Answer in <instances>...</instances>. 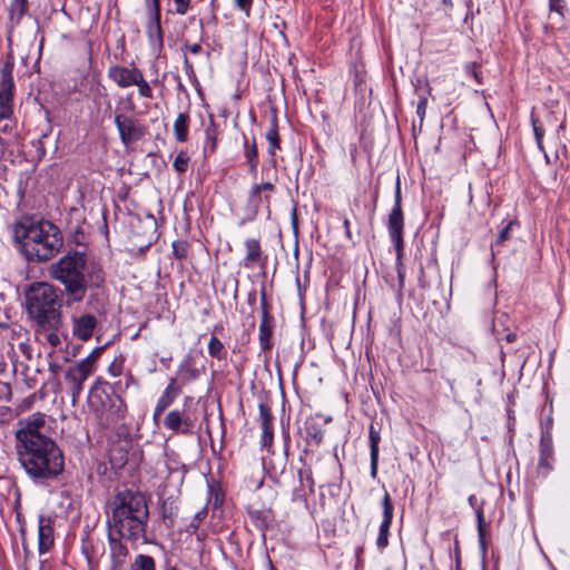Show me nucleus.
<instances>
[{"label": "nucleus", "instance_id": "41", "mask_svg": "<svg viewBox=\"0 0 570 570\" xmlns=\"http://www.w3.org/2000/svg\"><path fill=\"white\" fill-rule=\"evenodd\" d=\"M134 86L138 87L139 95L145 98H153V90L148 81L145 79L142 72L137 78V82Z\"/></svg>", "mask_w": 570, "mask_h": 570}, {"label": "nucleus", "instance_id": "8", "mask_svg": "<svg viewBox=\"0 0 570 570\" xmlns=\"http://www.w3.org/2000/svg\"><path fill=\"white\" fill-rule=\"evenodd\" d=\"M63 341L66 342V348L59 347L50 352L49 368L59 383H69L71 382V363L67 335H63Z\"/></svg>", "mask_w": 570, "mask_h": 570}, {"label": "nucleus", "instance_id": "29", "mask_svg": "<svg viewBox=\"0 0 570 570\" xmlns=\"http://www.w3.org/2000/svg\"><path fill=\"white\" fill-rule=\"evenodd\" d=\"M178 505L174 500L166 499L161 503L163 519L168 528H173L178 514Z\"/></svg>", "mask_w": 570, "mask_h": 570}, {"label": "nucleus", "instance_id": "21", "mask_svg": "<svg viewBox=\"0 0 570 570\" xmlns=\"http://www.w3.org/2000/svg\"><path fill=\"white\" fill-rule=\"evenodd\" d=\"M368 440H370V456H371V476L373 479L377 475L379 469V445L381 442L380 431L374 428V425L370 426L368 431Z\"/></svg>", "mask_w": 570, "mask_h": 570}, {"label": "nucleus", "instance_id": "1", "mask_svg": "<svg viewBox=\"0 0 570 570\" xmlns=\"http://www.w3.org/2000/svg\"><path fill=\"white\" fill-rule=\"evenodd\" d=\"M17 431V453L19 462L32 479H52L59 475L65 466L62 451L47 434L49 426L46 415L35 413L20 422Z\"/></svg>", "mask_w": 570, "mask_h": 570}, {"label": "nucleus", "instance_id": "37", "mask_svg": "<svg viewBox=\"0 0 570 570\" xmlns=\"http://www.w3.org/2000/svg\"><path fill=\"white\" fill-rule=\"evenodd\" d=\"M298 478H299V482H301V485L303 489H307V493L308 494H314L315 492V483H314V479H313V474H312V470L308 468V469H305V470H299L298 471Z\"/></svg>", "mask_w": 570, "mask_h": 570}, {"label": "nucleus", "instance_id": "13", "mask_svg": "<svg viewBox=\"0 0 570 570\" xmlns=\"http://www.w3.org/2000/svg\"><path fill=\"white\" fill-rule=\"evenodd\" d=\"M539 452L538 470L543 475H547L553 469L554 462L553 441L549 431L541 433Z\"/></svg>", "mask_w": 570, "mask_h": 570}, {"label": "nucleus", "instance_id": "10", "mask_svg": "<svg viewBox=\"0 0 570 570\" xmlns=\"http://www.w3.org/2000/svg\"><path fill=\"white\" fill-rule=\"evenodd\" d=\"M261 307L262 318L259 323V345L263 352H269L273 348V331H274V317L269 312V305L267 303L266 293L263 289L261 292Z\"/></svg>", "mask_w": 570, "mask_h": 570}, {"label": "nucleus", "instance_id": "55", "mask_svg": "<svg viewBox=\"0 0 570 570\" xmlns=\"http://www.w3.org/2000/svg\"><path fill=\"white\" fill-rule=\"evenodd\" d=\"M58 416H59V419H60V421H61V423H62V425H61V428H60V432H61V433H65L66 428H68V425H69V424H68V415H67L63 411H60V413H59V415H58Z\"/></svg>", "mask_w": 570, "mask_h": 570}, {"label": "nucleus", "instance_id": "12", "mask_svg": "<svg viewBox=\"0 0 570 570\" xmlns=\"http://www.w3.org/2000/svg\"><path fill=\"white\" fill-rule=\"evenodd\" d=\"M383 520L380 525L376 546L379 550H384L389 546L390 527L393 520L394 505L387 491H385L383 500Z\"/></svg>", "mask_w": 570, "mask_h": 570}, {"label": "nucleus", "instance_id": "11", "mask_svg": "<svg viewBox=\"0 0 570 570\" xmlns=\"http://www.w3.org/2000/svg\"><path fill=\"white\" fill-rule=\"evenodd\" d=\"M164 426L174 433L191 434L195 422L186 411L171 410L164 419Z\"/></svg>", "mask_w": 570, "mask_h": 570}, {"label": "nucleus", "instance_id": "20", "mask_svg": "<svg viewBox=\"0 0 570 570\" xmlns=\"http://www.w3.org/2000/svg\"><path fill=\"white\" fill-rule=\"evenodd\" d=\"M105 346L96 347L83 361L77 366L78 380L80 382L87 380V377L95 371L96 362L104 352Z\"/></svg>", "mask_w": 570, "mask_h": 570}, {"label": "nucleus", "instance_id": "59", "mask_svg": "<svg viewBox=\"0 0 570 570\" xmlns=\"http://www.w3.org/2000/svg\"><path fill=\"white\" fill-rule=\"evenodd\" d=\"M515 340V334H508L507 335V341L508 342H513Z\"/></svg>", "mask_w": 570, "mask_h": 570}, {"label": "nucleus", "instance_id": "4", "mask_svg": "<svg viewBox=\"0 0 570 570\" xmlns=\"http://www.w3.org/2000/svg\"><path fill=\"white\" fill-rule=\"evenodd\" d=\"M27 313L43 328H57L60 320V297L57 289L43 282L31 284L26 293Z\"/></svg>", "mask_w": 570, "mask_h": 570}, {"label": "nucleus", "instance_id": "24", "mask_svg": "<svg viewBox=\"0 0 570 570\" xmlns=\"http://www.w3.org/2000/svg\"><path fill=\"white\" fill-rule=\"evenodd\" d=\"M265 137H266V140L268 141L267 151H268L269 156L272 157L271 163H272L273 167H276L275 155H276V150L281 149V139H279V135H278V130H277L276 118H274L272 120L271 127L267 130Z\"/></svg>", "mask_w": 570, "mask_h": 570}, {"label": "nucleus", "instance_id": "15", "mask_svg": "<svg viewBox=\"0 0 570 570\" xmlns=\"http://www.w3.org/2000/svg\"><path fill=\"white\" fill-rule=\"evenodd\" d=\"M275 190L276 187L271 181L254 184L249 190V202L256 207L264 206L269 209L271 194Z\"/></svg>", "mask_w": 570, "mask_h": 570}, {"label": "nucleus", "instance_id": "14", "mask_svg": "<svg viewBox=\"0 0 570 570\" xmlns=\"http://www.w3.org/2000/svg\"><path fill=\"white\" fill-rule=\"evenodd\" d=\"M50 276L65 285L67 294L71 293V253L63 255L58 262L51 265Z\"/></svg>", "mask_w": 570, "mask_h": 570}, {"label": "nucleus", "instance_id": "30", "mask_svg": "<svg viewBox=\"0 0 570 570\" xmlns=\"http://www.w3.org/2000/svg\"><path fill=\"white\" fill-rule=\"evenodd\" d=\"M244 156L247 160L250 174L255 175L257 173L258 166V151L255 141L249 144L246 139L244 142Z\"/></svg>", "mask_w": 570, "mask_h": 570}, {"label": "nucleus", "instance_id": "50", "mask_svg": "<svg viewBox=\"0 0 570 570\" xmlns=\"http://www.w3.org/2000/svg\"><path fill=\"white\" fill-rule=\"evenodd\" d=\"M47 340H48L49 344L53 347V350L62 347V345H61L62 341L58 333L48 334Z\"/></svg>", "mask_w": 570, "mask_h": 570}, {"label": "nucleus", "instance_id": "31", "mask_svg": "<svg viewBox=\"0 0 570 570\" xmlns=\"http://www.w3.org/2000/svg\"><path fill=\"white\" fill-rule=\"evenodd\" d=\"M217 148V129L214 122H212L205 129V142H204V155L209 156L216 151Z\"/></svg>", "mask_w": 570, "mask_h": 570}, {"label": "nucleus", "instance_id": "19", "mask_svg": "<svg viewBox=\"0 0 570 570\" xmlns=\"http://www.w3.org/2000/svg\"><path fill=\"white\" fill-rule=\"evenodd\" d=\"M246 254L242 261V265L245 268H253L255 265L259 264L263 257L262 246L258 239L248 238L244 243Z\"/></svg>", "mask_w": 570, "mask_h": 570}, {"label": "nucleus", "instance_id": "61", "mask_svg": "<svg viewBox=\"0 0 570 570\" xmlns=\"http://www.w3.org/2000/svg\"><path fill=\"white\" fill-rule=\"evenodd\" d=\"M218 330H223V327L222 326H214V332H216Z\"/></svg>", "mask_w": 570, "mask_h": 570}, {"label": "nucleus", "instance_id": "22", "mask_svg": "<svg viewBox=\"0 0 570 570\" xmlns=\"http://www.w3.org/2000/svg\"><path fill=\"white\" fill-rule=\"evenodd\" d=\"M148 14V23H147V36L153 46H157L158 48L163 47L164 38H163V29L160 23V14L147 13Z\"/></svg>", "mask_w": 570, "mask_h": 570}, {"label": "nucleus", "instance_id": "26", "mask_svg": "<svg viewBox=\"0 0 570 570\" xmlns=\"http://www.w3.org/2000/svg\"><path fill=\"white\" fill-rule=\"evenodd\" d=\"M189 131V115L180 112L174 122L175 138L179 142H185L188 139Z\"/></svg>", "mask_w": 570, "mask_h": 570}, {"label": "nucleus", "instance_id": "51", "mask_svg": "<svg viewBox=\"0 0 570 570\" xmlns=\"http://www.w3.org/2000/svg\"><path fill=\"white\" fill-rule=\"evenodd\" d=\"M18 348L27 360L32 358V348L28 342H20Z\"/></svg>", "mask_w": 570, "mask_h": 570}, {"label": "nucleus", "instance_id": "5", "mask_svg": "<svg viewBox=\"0 0 570 570\" xmlns=\"http://www.w3.org/2000/svg\"><path fill=\"white\" fill-rule=\"evenodd\" d=\"M14 57L7 55L0 68V145L7 147L10 138L14 137L16 125L11 120L13 116L14 90L13 79Z\"/></svg>", "mask_w": 570, "mask_h": 570}, {"label": "nucleus", "instance_id": "39", "mask_svg": "<svg viewBox=\"0 0 570 570\" xmlns=\"http://www.w3.org/2000/svg\"><path fill=\"white\" fill-rule=\"evenodd\" d=\"M81 552L87 559L90 568L97 563V551L89 540H83L81 544Z\"/></svg>", "mask_w": 570, "mask_h": 570}, {"label": "nucleus", "instance_id": "58", "mask_svg": "<svg viewBox=\"0 0 570 570\" xmlns=\"http://www.w3.org/2000/svg\"><path fill=\"white\" fill-rule=\"evenodd\" d=\"M343 225H344L345 233H346L347 237H351L350 220L347 218H345L343 222Z\"/></svg>", "mask_w": 570, "mask_h": 570}, {"label": "nucleus", "instance_id": "57", "mask_svg": "<svg viewBox=\"0 0 570 570\" xmlns=\"http://www.w3.org/2000/svg\"><path fill=\"white\" fill-rule=\"evenodd\" d=\"M262 431H273V422L261 423Z\"/></svg>", "mask_w": 570, "mask_h": 570}, {"label": "nucleus", "instance_id": "60", "mask_svg": "<svg viewBox=\"0 0 570 570\" xmlns=\"http://www.w3.org/2000/svg\"><path fill=\"white\" fill-rule=\"evenodd\" d=\"M469 68H472V69H473V76H474L475 78H478V73L474 71V68H475V67H474V65L469 66Z\"/></svg>", "mask_w": 570, "mask_h": 570}, {"label": "nucleus", "instance_id": "40", "mask_svg": "<svg viewBox=\"0 0 570 570\" xmlns=\"http://www.w3.org/2000/svg\"><path fill=\"white\" fill-rule=\"evenodd\" d=\"M188 164H189V156L187 155L186 151H180L175 160H174V169L179 173V174H184L187 171L188 169Z\"/></svg>", "mask_w": 570, "mask_h": 570}, {"label": "nucleus", "instance_id": "6", "mask_svg": "<svg viewBox=\"0 0 570 570\" xmlns=\"http://www.w3.org/2000/svg\"><path fill=\"white\" fill-rule=\"evenodd\" d=\"M105 274L100 264L87 252L73 249V301L82 299L87 288L100 287Z\"/></svg>", "mask_w": 570, "mask_h": 570}, {"label": "nucleus", "instance_id": "2", "mask_svg": "<svg viewBox=\"0 0 570 570\" xmlns=\"http://www.w3.org/2000/svg\"><path fill=\"white\" fill-rule=\"evenodd\" d=\"M17 252L28 263H43L59 254L63 246L60 228L38 215H23L12 227Z\"/></svg>", "mask_w": 570, "mask_h": 570}, {"label": "nucleus", "instance_id": "16", "mask_svg": "<svg viewBox=\"0 0 570 570\" xmlns=\"http://www.w3.org/2000/svg\"><path fill=\"white\" fill-rule=\"evenodd\" d=\"M140 70L136 67L127 68L122 66H112L109 69V77L120 87L128 88L137 82Z\"/></svg>", "mask_w": 570, "mask_h": 570}, {"label": "nucleus", "instance_id": "7", "mask_svg": "<svg viewBox=\"0 0 570 570\" xmlns=\"http://www.w3.org/2000/svg\"><path fill=\"white\" fill-rule=\"evenodd\" d=\"M402 196H401V187L400 180L396 181L395 195H394V205L391 209L387 220V229L389 235L394 244L396 252V269L399 277V286L402 288L404 286V276L405 268L402 262L403 250H404V215L402 210Z\"/></svg>", "mask_w": 570, "mask_h": 570}, {"label": "nucleus", "instance_id": "9", "mask_svg": "<svg viewBox=\"0 0 570 570\" xmlns=\"http://www.w3.org/2000/svg\"><path fill=\"white\" fill-rule=\"evenodd\" d=\"M115 125L125 146L140 140L146 134V127L138 119L125 114L116 115Z\"/></svg>", "mask_w": 570, "mask_h": 570}, {"label": "nucleus", "instance_id": "52", "mask_svg": "<svg viewBox=\"0 0 570 570\" xmlns=\"http://www.w3.org/2000/svg\"><path fill=\"white\" fill-rule=\"evenodd\" d=\"M73 244L78 246L85 245V229L83 227H80L76 233H73L72 238Z\"/></svg>", "mask_w": 570, "mask_h": 570}, {"label": "nucleus", "instance_id": "56", "mask_svg": "<svg viewBox=\"0 0 570 570\" xmlns=\"http://www.w3.org/2000/svg\"><path fill=\"white\" fill-rule=\"evenodd\" d=\"M187 50L193 55L202 52V46L199 43L186 45Z\"/></svg>", "mask_w": 570, "mask_h": 570}, {"label": "nucleus", "instance_id": "38", "mask_svg": "<svg viewBox=\"0 0 570 570\" xmlns=\"http://www.w3.org/2000/svg\"><path fill=\"white\" fill-rule=\"evenodd\" d=\"M208 514L207 507H204L199 511L195 513L193 519L190 520L189 524L186 527V531L190 534L196 533L198 528L200 527L202 522L206 519Z\"/></svg>", "mask_w": 570, "mask_h": 570}, {"label": "nucleus", "instance_id": "44", "mask_svg": "<svg viewBox=\"0 0 570 570\" xmlns=\"http://www.w3.org/2000/svg\"><path fill=\"white\" fill-rule=\"evenodd\" d=\"M175 4V12L179 16H185L189 8L191 0H173Z\"/></svg>", "mask_w": 570, "mask_h": 570}, {"label": "nucleus", "instance_id": "34", "mask_svg": "<svg viewBox=\"0 0 570 570\" xmlns=\"http://www.w3.org/2000/svg\"><path fill=\"white\" fill-rule=\"evenodd\" d=\"M208 354L213 357V358H216L218 361H222L226 357L227 355V352L225 350V346L224 344L222 343V341L213 335L208 342Z\"/></svg>", "mask_w": 570, "mask_h": 570}, {"label": "nucleus", "instance_id": "33", "mask_svg": "<svg viewBox=\"0 0 570 570\" xmlns=\"http://www.w3.org/2000/svg\"><path fill=\"white\" fill-rule=\"evenodd\" d=\"M28 11L27 0H12L9 9L10 20L19 23L21 18Z\"/></svg>", "mask_w": 570, "mask_h": 570}, {"label": "nucleus", "instance_id": "48", "mask_svg": "<svg viewBox=\"0 0 570 570\" xmlns=\"http://www.w3.org/2000/svg\"><path fill=\"white\" fill-rule=\"evenodd\" d=\"M147 13L160 14V0H145Z\"/></svg>", "mask_w": 570, "mask_h": 570}, {"label": "nucleus", "instance_id": "63", "mask_svg": "<svg viewBox=\"0 0 570 570\" xmlns=\"http://www.w3.org/2000/svg\"><path fill=\"white\" fill-rule=\"evenodd\" d=\"M272 570H275V568H274V567H272Z\"/></svg>", "mask_w": 570, "mask_h": 570}, {"label": "nucleus", "instance_id": "18", "mask_svg": "<svg viewBox=\"0 0 570 570\" xmlns=\"http://www.w3.org/2000/svg\"><path fill=\"white\" fill-rule=\"evenodd\" d=\"M97 318L91 314H83L73 318V335L81 341H88L97 326Z\"/></svg>", "mask_w": 570, "mask_h": 570}, {"label": "nucleus", "instance_id": "23", "mask_svg": "<svg viewBox=\"0 0 570 570\" xmlns=\"http://www.w3.org/2000/svg\"><path fill=\"white\" fill-rule=\"evenodd\" d=\"M199 376V371L195 367L193 358L186 357L178 366L177 380L180 386L196 380Z\"/></svg>", "mask_w": 570, "mask_h": 570}, {"label": "nucleus", "instance_id": "42", "mask_svg": "<svg viewBox=\"0 0 570 570\" xmlns=\"http://www.w3.org/2000/svg\"><path fill=\"white\" fill-rule=\"evenodd\" d=\"M189 244L186 240H175L173 243V254L176 258L183 259L187 257Z\"/></svg>", "mask_w": 570, "mask_h": 570}, {"label": "nucleus", "instance_id": "47", "mask_svg": "<svg viewBox=\"0 0 570 570\" xmlns=\"http://www.w3.org/2000/svg\"><path fill=\"white\" fill-rule=\"evenodd\" d=\"M234 1H235V6L248 17L250 13L253 0H234Z\"/></svg>", "mask_w": 570, "mask_h": 570}, {"label": "nucleus", "instance_id": "36", "mask_svg": "<svg viewBox=\"0 0 570 570\" xmlns=\"http://www.w3.org/2000/svg\"><path fill=\"white\" fill-rule=\"evenodd\" d=\"M131 570H156V562L150 556L138 554L131 563Z\"/></svg>", "mask_w": 570, "mask_h": 570}, {"label": "nucleus", "instance_id": "53", "mask_svg": "<svg viewBox=\"0 0 570 570\" xmlns=\"http://www.w3.org/2000/svg\"><path fill=\"white\" fill-rule=\"evenodd\" d=\"M549 8L551 11H556L559 14L563 13L562 0H549Z\"/></svg>", "mask_w": 570, "mask_h": 570}, {"label": "nucleus", "instance_id": "54", "mask_svg": "<svg viewBox=\"0 0 570 570\" xmlns=\"http://www.w3.org/2000/svg\"><path fill=\"white\" fill-rule=\"evenodd\" d=\"M533 130H534V135H535L538 145L541 148V140H542L544 131H543L542 127L537 124V121L533 122Z\"/></svg>", "mask_w": 570, "mask_h": 570}, {"label": "nucleus", "instance_id": "27", "mask_svg": "<svg viewBox=\"0 0 570 570\" xmlns=\"http://www.w3.org/2000/svg\"><path fill=\"white\" fill-rule=\"evenodd\" d=\"M53 544V530L49 524H43V519H40L39 524V551L40 553L47 552Z\"/></svg>", "mask_w": 570, "mask_h": 570}, {"label": "nucleus", "instance_id": "49", "mask_svg": "<svg viewBox=\"0 0 570 570\" xmlns=\"http://www.w3.org/2000/svg\"><path fill=\"white\" fill-rule=\"evenodd\" d=\"M273 439H274L273 431H262V440H261L262 446L267 448V449L271 448L273 444Z\"/></svg>", "mask_w": 570, "mask_h": 570}, {"label": "nucleus", "instance_id": "43", "mask_svg": "<svg viewBox=\"0 0 570 570\" xmlns=\"http://www.w3.org/2000/svg\"><path fill=\"white\" fill-rule=\"evenodd\" d=\"M258 409H259L261 423L273 422V415H272L271 407L266 403L261 402L258 405Z\"/></svg>", "mask_w": 570, "mask_h": 570}, {"label": "nucleus", "instance_id": "35", "mask_svg": "<svg viewBox=\"0 0 570 570\" xmlns=\"http://www.w3.org/2000/svg\"><path fill=\"white\" fill-rule=\"evenodd\" d=\"M517 225V222L515 220H510L499 233L498 235V238L495 239V242L492 244L491 246V249H492V254L495 255L497 253H499V248L503 245V243L505 240H508L510 238V232L512 229L513 226Z\"/></svg>", "mask_w": 570, "mask_h": 570}, {"label": "nucleus", "instance_id": "45", "mask_svg": "<svg viewBox=\"0 0 570 570\" xmlns=\"http://www.w3.org/2000/svg\"><path fill=\"white\" fill-rule=\"evenodd\" d=\"M476 518H478V532H479L480 542L482 546H484L485 522H484L483 512L481 510L478 511Z\"/></svg>", "mask_w": 570, "mask_h": 570}, {"label": "nucleus", "instance_id": "28", "mask_svg": "<svg viewBox=\"0 0 570 570\" xmlns=\"http://www.w3.org/2000/svg\"><path fill=\"white\" fill-rule=\"evenodd\" d=\"M305 432L307 439L314 442V444L320 445L324 439V430L322 425L313 417H309L305 421Z\"/></svg>", "mask_w": 570, "mask_h": 570}, {"label": "nucleus", "instance_id": "46", "mask_svg": "<svg viewBox=\"0 0 570 570\" xmlns=\"http://www.w3.org/2000/svg\"><path fill=\"white\" fill-rule=\"evenodd\" d=\"M428 108V99L426 97H422L416 106V115L420 118L421 124L424 120Z\"/></svg>", "mask_w": 570, "mask_h": 570}, {"label": "nucleus", "instance_id": "62", "mask_svg": "<svg viewBox=\"0 0 570 570\" xmlns=\"http://www.w3.org/2000/svg\"><path fill=\"white\" fill-rule=\"evenodd\" d=\"M167 570H178L176 567H169Z\"/></svg>", "mask_w": 570, "mask_h": 570}, {"label": "nucleus", "instance_id": "17", "mask_svg": "<svg viewBox=\"0 0 570 570\" xmlns=\"http://www.w3.org/2000/svg\"><path fill=\"white\" fill-rule=\"evenodd\" d=\"M176 382V379H171L163 395L158 399L153 415L155 421L160 417L165 410L168 409L180 394V385H177Z\"/></svg>", "mask_w": 570, "mask_h": 570}, {"label": "nucleus", "instance_id": "32", "mask_svg": "<svg viewBox=\"0 0 570 570\" xmlns=\"http://www.w3.org/2000/svg\"><path fill=\"white\" fill-rule=\"evenodd\" d=\"M45 138H47V135H42L41 137L30 141L32 149H30L28 151V155H29L31 161L38 163L45 157V155H46V148H45V144H43Z\"/></svg>", "mask_w": 570, "mask_h": 570}, {"label": "nucleus", "instance_id": "3", "mask_svg": "<svg viewBox=\"0 0 570 570\" xmlns=\"http://www.w3.org/2000/svg\"><path fill=\"white\" fill-rule=\"evenodd\" d=\"M108 527L111 534L132 542L146 541L149 510L146 497L131 490L117 492L109 502Z\"/></svg>", "mask_w": 570, "mask_h": 570}, {"label": "nucleus", "instance_id": "25", "mask_svg": "<svg viewBox=\"0 0 570 570\" xmlns=\"http://www.w3.org/2000/svg\"><path fill=\"white\" fill-rule=\"evenodd\" d=\"M116 535L117 534H111V531L109 530L111 556L115 559V567L118 568L124 563L128 549L121 543L120 538H116Z\"/></svg>", "mask_w": 570, "mask_h": 570}]
</instances>
